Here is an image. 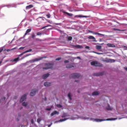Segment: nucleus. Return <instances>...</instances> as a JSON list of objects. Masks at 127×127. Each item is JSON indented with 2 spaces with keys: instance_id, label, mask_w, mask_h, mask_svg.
Instances as JSON below:
<instances>
[{
  "instance_id": "obj_51",
  "label": "nucleus",
  "mask_w": 127,
  "mask_h": 127,
  "mask_svg": "<svg viewBox=\"0 0 127 127\" xmlns=\"http://www.w3.org/2000/svg\"><path fill=\"white\" fill-rule=\"evenodd\" d=\"M89 32L93 33L94 32H93L92 31H89Z\"/></svg>"
},
{
  "instance_id": "obj_24",
  "label": "nucleus",
  "mask_w": 127,
  "mask_h": 127,
  "mask_svg": "<svg viewBox=\"0 0 127 127\" xmlns=\"http://www.w3.org/2000/svg\"><path fill=\"white\" fill-rule=\"evenodd\" d=\"M96 49L97 50H99L101 48V46L100 45H96Z\"/></svg>"
},
{
  "instance_id": "obj_33",
  "label": "nucleus",
  "mask_w": 127,
  "mask_h": 127,
  "mask_svg": "<svg viewBox=\"0 0 127 127\" xmlns=\"http://www.w3.org/2000/svg\"><path fill=\"white\" fill-rule=\"evenodd\" d=\"M46 16L48 18H49L50 17L51 15L50 14H49L47 15Z\"/></svg>"
},
{
  "instance_id": "obj_40",
  "label": "nucleus",
  "mask_w": 127,
  "mask_h": 127,
  "mask_svg": "<svg viewBox=\"0 0 127 127\" xmlns=\"http://www.w3.org/2000/svg\"><path fill=\"white\" fill-rule=\"evenodd\" d=\"M5 98H6L5 97H4L3 98L0 100V102H1V101L2 100H4L5 99Z\"/></svg>"
},
{
  "instance_id": "obj_11",
  "label": "nucleus",
  "mask_w": 127,
  "mask_h": 127,
  "mask_svg": "<svg viewBox=\"0 0 127 127\" xmlns=\"http://www.w3.org/2000/svg\"><path fill=\"white\" fill-rule=\"evenodd\" d=\"M107 45L109 47H115V46L113 44L108 43L107 44Z\"/></svg>"
},
{
  "instance_id": "obj_28",
  "label": "nucleus",
  "mask_w": 127,
  "mask_h": 127,
  "mask_svg": "<svg viewBox=\"0 0 127 127\" xmlns=\"http://www.w3.org/2000/svg\"><path fill=\"white\" fill-rule=\"evenodd\" d=\"M22 105L23 106H26L27 105V103L26 102H24L22 103Z\"/></svg>"
},
{
  "instance_id": "obj_54",
  "label": "nucleus",
  "mask_w": 127,
  "mask_h": 127,
  "mask_svg": "<svg viewBox=\"0 0 127 127\" xmlns=\"http://www.w3.org/2000/svg\"><path fill=\"white\" fill-rule=\"evenodd\" d=\"M125 69L127 71V67L125 68Z\"/></svg>"
},
{
  "instance_id": "obj_38",
  "label": "nucleus",
  "mask_w": 127,
  "mask_h": 127,
  "mask_svg": "<svg viewBox=\"0 0 127 127\" xmlns=\"http://www.w3.org/2000/svg\"><path fill=\"white\" fill-rule=\"evenodd\" d=\"M41 120L40 119L38 118L37 119V121L38 123H39V122Z\"/></svg>"
},
{
  "instance_id": "obj_63",
  "label": "nucleus",
  "mask_w": 127,
  "mask_h": 127,
  "mask_svg": "<svg viewBox=\"0 0 127 127\" xmlns=\"http://www.w3.org/2000/svg\"><path fill=\"white\" fill-rule=\"evenodd\" d=\"M75 82H78V81H77L76 80H75Z\"/></svg>"
},
{
  "instance_id": "obj_56",
  "label": "nucleus",
  "mask_w": 127,
  "mask_h": 127,
  "mask_svg": "<svg viewBox=\"0 0 127 127\" xmlns=\"http://www.w3.org/2000/svg\"><path fill=\"white\" fill-rule=\"evenodd\" d=\"M101 44V45H103L104 44V43H103L101 44Z\"/></svg>"
},
{
  "instance_id": "obj_20",
  "label": "nucleus",
  "mask_w": 127,
  "mask_h": 127,
  "mask_svg": "<svg viewBox=\"0 0 127 127\" xmlns=\"http://www.w3.org/2000/svg\"><path fill=\"white\" fill-rule=\"evenodd\" d=\"M93 34H95V35H102L103 36H104V35L103 34H102L99 33L97 32H94L93 33Z\"/></svg>"
},
{
  "instance_id": "obj_7",
  "label": "nucleus",
  "mask_w": 127,
  "mask_h": 127,
  "mask_svg": "<svg viewBox=\"0 0 127 127\" xmlns=\"http://www.w3.org/2000/svg\"><path fill=\"white\" fill-rule=\"evenodd\" d=\"M26 95H24L22 96L20 100V102H22L24 100L26 99Z\"/></svg>"
},
{
  "instance_id": "obj_31",
  "label": "nucleus",
  "mask_w": 127,
  "mask_h": 127,
  "mask_svg": "<svg viewBox=\"0 0 127 127\" xmlns=\"http://www.w3.org/2000/svg\"><path fill=\"white\" fill-rule=\"evenodd\" d=\"M68 97L70 99H71V96L70 95V93H69L68 94Z\"/></svg>"
},
{
  "instance_id": "obj_26",
  "label": "nucleus",
  "mask_w": 127,
  "mask_h": 127,
  "mask_svg": "<svg viewBox=\"0 0 127 127\" xmlns=\"http://www.w3.org/2000/svg\"><path fill=\"white\" fill-rule=\"evenodd\" d=\"M106 109L107 110H111L112 109V108L110 107L109 105H108V106Z\"/></svg>"
},
{
  "instance_id": "obj_1",
  "label": "nucleus",
  "mask_w": 127,
  "mask_h": 127,
  "mask_svg": "<svg viewBox=\"0 0 127 127\" xmlns=\"http://www.w3.org/2000/svg\"><path fill=\"white\" fill-rule=\"evenodd\" d=\"M92 65L95 66L102 67L103 65L101 64L96 61H93L91 62Z\"/></svg>"
},
{
  "instance_id": "obj_10",
  "label": "nucleus",
  "mask_w": 127,
  "mask_h": 127,
  "mask_svg": "<svg viewBox=\"0 0 127 127\" xmlns=\"http://www.w3.org/2000/svg\"><path fill=\"white\" fill-rule=\"evenodd\" d=\"M49 75V73H47L44 74L42 77L43 79H45L48 77Z\"/></svg>"
},
{
  "instance_id": "obj_8",
  "label": "nucleus",
  "mask_w": 127,
  "mask_h": 127,
  "mask_svg": "<svg viewBox=\"0 0 127 127\" xmlns=\"http://www.w3.org/2000/svg\"><path fill=\"white\" fill-rule=\"evenodd\" d=\"M88 38L90 39H93V40L92 41L96 42L95 40V38L93 36H90L88 37Z\"/></svg>"
},
{
  "instance_id": "obj_14",
  "label": "nucleus",
  "mask_w": 127,
  "mask_h": 127,
  "mask_svg": "<svg viewBox=\"0 0 127 127\" xmlns=\"http://www.w3.org/2000/svg\"><path fill=\"white\" fill-rule=\"evenodd\" d=\"M74 17H85V18H87V17H88L87 16H82V15H75L74 16Z\"/></svg>"
},
{
  "instance_id": "obj_19",
  "label": "nucleus",
  "mask_w": 127,
  "mask_h": 127,
  "mask_svg": "<svg viewBox=\"0 0 127 127\" xmlns=\"http://www.w3.org/2000/svg\"><path fill=\"white\" fill-rule=\"evenodd\" d=\"M69 116V115H68L66 113H64L63 114V115L62 116V118H64L66 117H68Z\"/></svg>"
},
{
  "instance_id": "obj_34",
  "label": "nucleus",
  "mask_w": 127,
  "mask_h": 127,
  "mask_svg": "<svg viewBox=\"0 0 127 127\" xmlns=\"http://www.w3.org/2000/svg\"><path fill=\"white\" fill-rule=\"evenodd\" d=\"M35 35L34 34V33H33L32 34V38H34L35 37Z\"/></svg>"
},
{
  "instance_id": "obj_43",
  "label": "nucleus",
  "mask_w": 127,
  "mask_h": 127,
  "mask_svg": "<svg viewBox=\"0 0 127 127\" xmlns=\"http://www.w3.org/2000/svg\"><path fill=\"white\" fill-rule=\"evenodd\" d=\"M24 48L25 47H21L19 48V49H20L22 50L24 49Z\"/></svg>"
},
{
  "instance_id": "obj_29",
  "label": "nucleus",
  "mask_w": 127,
  "mask_h": 127,
  "mask_svg": "<svg viewBox=\"0 0 127 127\" xmlns=\"http://www.w3.org/2000/svg\"><path fill=\"white\" fill-rule=\"evenodd\" d=\"M72 39V37L71 36H69L68 38V39L69 41L71 40Z\"/></svg>"
},
{
  "instance_id": "obj_57",
  "label": "nucleus",
  "mask_w": 127,
  "mask_h": 127,
  "mask_svg": "<svg viewBox=\"0 0 127 127\" xmlns=\"http://www.w3.org/2000/svg\"><path fill=\"white\" fill-rule=\"evenodd\" d=\"M51 125H49L48 126V127H50V126Z\"/></svg>"
},
{
  "instance_id": "obj_49",
  "label": "nucleus",
  "mask_w": 127,
  "mask_h": 127,
  "mask_svg": "<svg viewBox=\"0 0 127 127\" xmlns=\"http://www.w3.org/2000/svg\"><path fill=\"white\" fill-rule=\"evenodd\" d=\"M25 53V52H24L23 53H21L20 54V56H21V55H23Z\"/></svg>"
},
{
  "instance_id": "obj_32",
  "label": "nucleus",
  "mask_w": 127,
  "mask_h": 127,
  "mask_svg": "<svg viewBox=\"0 0 127 127\" xmlns=\"http://www.w3.org/2000/svg\"><path fill=\"white\" fill-rule=\"evenodd\" d=\"M19 58H17L15 59H14L13 61H15V62H16V61H18L19 60Z\"/></svg>"
},
{
  "instance_id": "obj_4",
  "label": "nucleus",
  "mask_w": 127,
  "mask_h": 127,
  "mask_svg": "<svg viewBox=\"0 0 127 127\" xmlns=\"http://www.w3.org/2000/svg\"><path fill=\"white\" fill-rule=\"evenodd\" d=\"M38 91V90L35 89L32 90L30 93V95L32 96H34L35 94Z\"/></svg>"
},
{
  "instance_id": "obj_50",
  "label": "nucleus",
  "mask_w": 127,
  "mask_h": 127,
  "mask_svg": "<svg viewBox=\"0 0 127 127\" xmlns=\"http://www.w3.org/2000/svg\"><path fill=\"white\" fill-rule=\"evenodd\" d=\"M3 49L2 48L1 49H0V53L3 50Z\"/></svg>"
},
{
  "instance_id": "obj_21",
  "label": "nucleus",
  "mask_w": 127,
  "mask_h": 127,
  "mask_svg": "<svg viewBox=\"0 0 127 127\" xmlns=\"http://www.w3.org/2000/svg\"><path fill=\"white\" fill-rule=\"evenodd\" d=\"M73 46L78 48H83L82 46H80L79 45H74Z\"/></svg>"
},
{
  "instance_id": "obj_44",
  "label": "nucleus",
  "mask_w": 127,
  "mask_h": 127,
  "mask_svg": "<svg viewBox=\"0 0 127 127\" xmlns=\"http://www.w3.org/2000/svg\"><path fill=\"white\" fill-rule=\"evenodd\" d=\"M85 48L87 49H89L90 47L89 46H86L85 47Z\"/></svg>"
},
{
  "instance_id": "obj_52",
  "label": "nucleus",
  "mask_w": 127,
  "mask_h": 127,
  "mask_svg": "<svg viewBox=\"0 0 127 127\" xmlns=\"http://www.w3.org/2000/svg\"><path fill=\"white\" fill-rule=\"evenodd\" d=\"M77 58L79 59H81V58L79 57H77Z\"/></svg>"
},
{
  "instance_id": "obj_5",
  "label": "nucleus",
  "mask_w": 127,
  "mask_h": 127,
  "mask_svg": "<svg viewBox=\"0 0 127 127\" xmlns=\"http://www.w3.org/2000/svg\"><path fill=\"white\" fill-rule=\"evenodd\" d=\"M75 66V65L74 64L70 63L67 65L66 67L67 68H71L74 67Z\"/></svg>"
},
{
  "instance_id": "obj_15",
  "label": "nucleus",
  "mask_w": 127,
  "mask_h": 127,
  "mask_svg": "<svg viewBox=\"0 0 127 127\" xmlns=\"http://www.w3.org/2000/svg\"><path fill=\"white\" fill-rule=\"evenodd\" d=\"M104 120H105L102 119H94V121L97 122H101Z\"/></svg>"
},
{
  "instance_id": "obj_22",
  "label": "nucleus",
  "mask_w": 127,
  "mask_h": 127,
  "mask_svg": "<svg viewBox=\"0 0 127 127\" xmlns=\"http://www.w3.org/2000/svg\"><path fill=\"white\" fill-rule=\"evenodd\" d=\"M33 7V6L32 5H30L28 6H26V8L27 9H28L32 8Z\"/></svg>"
},
{
  "instance_id": "obj_55",
  "label": "nucleus",
  "mask_w": 127,
  "mask_h": 127,
  "mask_svg": "<svg viewBox=\"0 0 127 127\" xmlns=\"http://www.w3.org/2000/svg\"><path fill=\"white\" fill-rule=\"evenodd\" d=\"M45 100H46V97H45L44 99Z\"/></svg>"
},
{
  "instance_id": "obj_36",
  "label": "nucleus",
  "mask_w": 127,
  "mask_h": 127,
  "mask_svg": "<svg viewBox=\"0 0 127 127\" xmlns=\"http://www.w3.org/2000/svg\"><path fill=\"white\" fill-rule=\"evenodd\" d=\"M57 106L58 107H59V108H61L62 107V106L61 105H60V104H58L57 105Z\"/></svg>"
},
{
  "instance_id": "obj_59",
  "label": "nucleus",
  "mask_w": 127,
  "mask_h": 127,
  "mask_svg": "<svg viewBox=\"0 0 127 127\" xmlns=\"http://www.w3.org/2000/svg\"><path fill=\"white\" fill-rule=\"evenodd\" d=\"M18 116H19V117H20V115H19V114H18Z\"/></svg>"
},
{
  "instance_id": "obj_2",
  "label": "nucleus",
  "mask_w": 127,
  "mask_h": 127,
  "mask_svg": "<svg viewBox=\"0 0 127 127\" xmlns=\"http://www.w3.org/2000/svg\"><path fill=\"white\" fill-rule=\"evenodd\" d=\"M80 75L79 74L75 73L72 74L69 76V77L70 78H73L76 79L80 77Z\"/></svg>"
},
{
  "instance_id": "obj_16",
  "label": "nucleus",
  "mask_w": 127,
  "mask_h": 127,
  "mask_svg": "<svg viewBox=\"0 0 127 127\" xmlns=\"http://www.w3.org/2000/svg\"><path fill=\"white\" fill-rule=\"evenodd\" d=\"M31 30V29H28L26 31V32L25 33V34L24 36H25L28 33L30 32Z\"/></svg>"
},
{
  "instance_id": "obj_3",
  "label": "nucleus",
  "mask_w": 127,
  "mask_h": 127,
  "mask_svg": "<svg viewBox=\"0 0 127 127\" xmlns=\"http://www.w3.org/2000/svg\"><path fill=\"white\" fill-rule=\"evenodd\" d=\"M47 66L43 68V69H52L53 68L52 64L51 63H48L46 64Z\"/></svg>"
},
{
  "instance_id": "obj_53",
  "label": "nucleus",
  "mask_w": 127,
  "mask_h": 127,
  "mask_svg": "<svg viewBox=\"0 0 127 127\" xmlns=\"http://www.w3.org/2000/svg\"><path fill=\"white\" fill-rule=\"evenodd\" d=\"M31 55V54H29V55H26L25 56V57H27V56H29V55Z\"/></svg>"
},
{
  "instance_id": "obj_39",
  "label": "nucleus",
  "mask_w": 127,
  "mask_h": 127,
  "mask_svg": "<svg viewBox=\"0 0 127 127\" xmlns=\"http://www.w3.org/2000/svg\"><path fill=\"white\" fill-rule=\"evenodd\" d=\"M61 59V58L59 57V58H57L56 59V61H59Z\"/></svg>"
},
{
  "instance_id": "obj_61",
  "label": "nucleus",
  "mask_w": 127,
  "mask_h": 127,
  "mask_svg": "<svg viewBox=\"0 0 127 127\" xmlns=\"http://www.w3.org/2000/svg\"><path fill=\"white\" fill-rule=\"evenodd\" d=\"M1 63V61L0 62V64Z\"/></svg>"
},
{
  "instance_id": "obj_18",
  "label": "nucleus",
  "mask_w": 127,
  "mask_h": 127,
  "mask_svg": "<svg viewBox=\"0 0 127 127\" xmlns=\"http://www.w3.org/2000/svg\"><path fill=\"white\" fill-rule=\"evenodd\" d=\"M99 94V93L97 91H95L93 92L92 94V95H98Z\"/></svg>"
},
{
  "instance_id": "obj_17",
  "label": "nucleus",
  "mask_w": 127,
  "mask_h": 127,
  "mask_svg": "<svg viewBox=\"0 0 127 127\" xmlns=\"http://www.w3.org/2000/svg\"><path fill=\"white\" fill-rule=\"evenodd\" d=\"M63 12L64 13L66 14L69 16H73V14L72 13H70L65 11H64Z\"/></svg>"
},
{
  "instance_id": "obj_37",
  "label": "nucleus",
  "mask_w": 127,
  "mask_h": 127,
  "mask_svg": "<svg viewBox=\"0 0 127 127\" xmlns=\"http://www.w3.org/2000/svg\"><path fill=\"white\" fill-rule=\"evenodd\" d=\"M115 61L114 60H110V62L111 63H113L115 62Z\"/></svg>"
},
{
  "instance_id": "obj_46",
  "label": "nucleus",
  "mask_w": 127,
  "mask_h": 127,
  "mask_svg": "<svg viewBox=\"0 0 127 127\" xmlns=\"http://www.w3.org/2000/svg\"><path fill=\"white\" fill-rule=\"evenodd\" d=\"M36 40L38 41H41V40L39 39V38H37L35 39Z\"/></svg>"
},
{
  "instance_id": "obj_47",
  "label": "nucleus",
  "mask_w": 127,
  "mask_h": 127,
  "mask_svg": "<svg viewBox=\"0 0 127 127\" xmlns=\"http://www.w3.org/2000/svg\"><path fill=\"white\" fill-rule=\"evenodd\" d=\"M51 108H47L46 109V110L48 111H50L51 110Z\"/></svg>"
},
{
  "instance_id": "obj_23",
  "label": "nucleus",
  "mask_w": 127,
  "mask_h": 127,
  "mask_svg": "<svg viewBox=\"0 0 127 127\" xmlns=\"http://www.w3.org/2000/svg\"><path fill=\"white\" fill-rule=\"evenodd\" d=\"M113 30L115 31H126V30H120V29H116L115 28H113Z\"/></svg>"
},
{
  "instance_id": "obj_58",
  "label": "nucleus",
  "mask_w": 127,
  "mask_h": 127,
  "mask_svg": "<svg viewBox=\"0 0 127 127\" xmlns=\"http://www.w3.org/2000/svg\"><path fill=\"white\" fill-rule=\"evenodd\" d=\"M101 40H102L101 39H100V41H101Z\"/></svg>"
},
{
  "instance_id": "obj_48",
  "label": "nucleus",
  "mask_w": 127,
  "mask_h": 127,
  "mask_svg": "<svg viewBox=\"0 0 127 127\" xmlns=\"http://www.w3.org/2000/svg\"><path fill=\"white\" fill-rule=\"evenodd\" d=\"M31 123L33 124V119H32L31 120Z\"/></svg>"
},
{
  "instance_id": "obj_62",
  "label": "nucleus",
  "mask_w": 127,
  "mask_h": 127,
  "mask_svg": "<svg viewBox=\"0 0 127 127\" xmlns=\"http://www.w3.org/2000/svg\"><path fill=\"white\" fill-rule=\"evenodd\" d=\"M22 107H21L20 108V109H22Z\"/></svg>"
},
{
  "instance_id": "obj_9",
  "label": "nucleus",
  "mask_w": 127,
  "mask_h": 127,
  "mask_svg": "<svg viewBox=\"0 0 127 127\" xmlns=\"http://www.w3.org/2000/svg\"><path fill=\"white\" fill-rule=\"evenodd\" d=\"M51 83L47 82H46L44 83V85L46 87L49 86L51 85Z\"/></svg>"
},
{
  "instance_id": "obj_12",
  "label": "nucleus",
  "mask_w": 127,
  "mask_h": 127,
  "mask_svg": "<svg viewBox=\"0 0 127 127\" xmlns=\"http://www.w3.org/2000/svg\"><path fill=\"white\" fill-rule=\"evenodd\" d=\"M59 113L58 111H55L51 114V116H52L55 114H58Z\"/></svg>"
},
{
  "instance_id": "obj_30",
  "label": "nucleus",
  "mask_w": 127,
  "mask_h": 127,
  "mask_svg": "<svg viewBox=\"0 0 127 127\" xmlns=\"http://www.w3.org/2000/svg\"><path fill=\"white\" fill-rule=\"evenodd\" d=\"M32 49H30L29 50H26L25 52V53H26L30 52H31L32 51Z\"/></svg>"
},
{
  "instance_id": "obj_45",
  "label": "nucleus",
  "mask_w": 127,
  "mask_h": 127,
  "mask_svg": "<svg viewBox=\"0 0 127 127\" xmlns=\"http://www.w3.org/2000/svg\"><path fill=\"white\" fill-rule=\"evenodd\" d=\"M48 27V26H44L42 28H41V29H44V28H45L46 27Z\"/></svg>"
},
{
  "instance_id": "obj_60",
  "label": "nucleus",
  "mask_w": 127,
  "mask_h": 127,
  "mask_svg": "<svg viewBox=\"0 0 127 127\" xmlns=\"http://www.w3.org/2000/svg\"><path fill=\"white\" fill-rule=\"evenodd\" d=\"M95 53H97V54H99V53H98L95 52Z\"/></svg>"
},
{
  "instance_id": "obj_13",
  "label": "nucleus",
  "mask_w": 127,
  "mask_h": 127,
  "mask_svg": "<svg viewBox=\"0 0 127 127\" xmlns=\"http://www.w3.org/2000/svg\"><path fill=\"white\" fill-rule=\"evenodd\" d=\"M43 58H44L43 57H42L39 58H36L33 61V62L38 61L41 60L42 59H43Z\"/></svg>"
},
{
  "instance_id": "obj_6",
  "label": "nucleus",
  "mask_w": 127,
  "mask_h": 127,
  "mask_svg": "<svg viewBox=\"0 0 127 127\" xmlns=\"http://www.w3.org/2000/svg\"><path fill=\"white\" fill-rule=\"evenodd\" d=\"M104 72H99L96 73H94L93 75L94 76H102L104 74Z\"/></svg>"
},
{
  "instance_id": "obj_42",
  "label": "nucleus",
  "mask_w": 127,
  "mask_h": 127,
  "mask_svg": "<svg viewBox=\"0 0 127 127\" xmlns=\"http://www.w3.org/2000/svg\"><path fill=\"white\" fill-rule=\"evenodd\" d=\"M41 33L40 32H38L37 33V35H39L41 34Z\"/></svg>"
},
{
  "instance_id": "obj_27",
  "label": "nucleus",
  "mask_w": 127,
  "mask_h": 127,
  "mask_svg": "<svg viewBox=\"0 0 127 127\" xmlns=\"http://www.w3.org/2000/svg\"><path fill=\"white\" fill-rule=\"evenodd\" d=\"M117 118H108L106 119V120L109 121V120H114L116 119Z\"/></svg>"
},
{
  "instance_id": "obj_41",
  "label": "nucleus",
  "mask_w": 127,
  "mask_h": 127,
  "mask_svg": "<svg viewBox=\"0 0 127 127\" xmlns=\"http://www.w3.org/2000/svg\"><path fill=\"white\" fill-rule=\"evenodd\" d=\"M69 62V61L68 60H65L64 61V63H67Z\"/></svg>"
},
{
  "instance_id": "obj_35",
  "label": "nucleus",
  "mask_w": 127,
  "mask_h": 127,
  "mask_svg": "<svg viewBox=\"0 0 127 127\" xmlns=\"http://www.w3.org/2000/svg\"><path fill=\"white\" fill-rule=\"evenodd\" d=\"M15 48H12V49H7L6 51H7V52H8L10 51L11 50H14L15 49Z\"/></svg>"
},
{
  "instance_id": "obj_25",
  "label": "nucleus",
  "mask_w": 127,
  "mask_h": 127,
  "mask_svg": "<svg viewBox=\"0 0 127 127\" xmlns=\"http://www.w3.org/2000/svg\"><path fill=\"white\" fill-rule=\"evenodd\" d=\"M68 119V118H65L64 119H61L60 120H59V121L58 122H62L63 121H64L67 120Z\"/></svg>"
}]
</instances>
